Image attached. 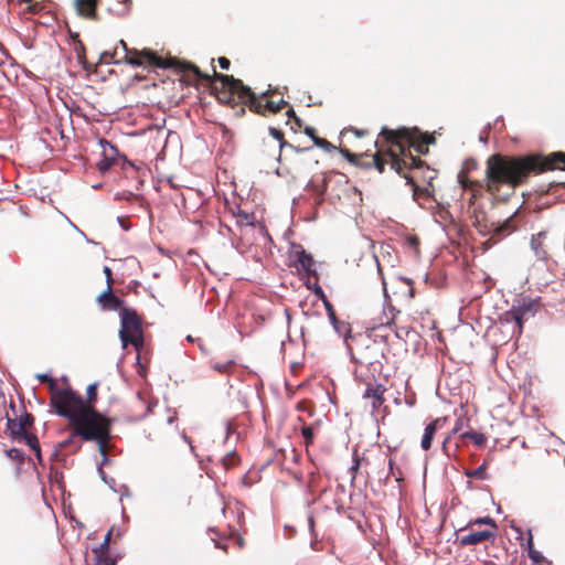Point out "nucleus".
Wrapping results in <instances>:
<instances>
[{
    "instance_id": "a19ab883",
    "label": "nucleus",
    "mask_w": 565,
    "mask_h": 565,
    "mask_svg": "<svg viewBox=\"0 0 565 565\" xmlns=\"http://www.w3.org/2000/svg\"><path fill=\"white\" fill-rule=\"evenodd\" d=\"M19 422L23 424V428L33 424V416L23 408V414L20 416Z\"/></svg>"
},
{
    "instance_id": "49530a36",
    "label": "nucleus",
    "mask_w": 565,
    "mask_h": 565,
    "mask_svg": "<svg viewBox=\"0 0 565 565\" xmlns=\"http://www.w3.org/2000/svg\"><path fill=\"white\" fill-rule=\"evenodd\" d=\"M468 217L469 220L471 221V223L478 227L479 226V223H480V218H479V215L477 214V210L473 209L472 211L468 210Z\"/></svg>"
},
{
    "instance_id": "9b49d317",
    "label": "nucleus",
    "mask_w": 565,
    "mask_h": 565,
    "mask_svg": "<svg viewBox=\"0 0 565 565\" xmlns=\"http://www.w3.org/2000/svg\"><path fill=\"white\" fill-rule=\"evenodd\" d=\"M295 263L298 270H303L307 274L317 275L312 268L315 260L311 254L307 253L301 246H298L294 253Z\"/></svg>"
},
{
    "instance_id": "39448f33",
    "label": "nucleus",
    "mask_w": 565,
    "mask_h": 565,
    "mask_svg": "<svg viewBox=\"0 0 565 565\" xmlns=\"http://www.w3.org/2000/svg\"><path fill=\"white\" fill-rule=\"evenodd\" d=\"M120 331L119 338L122 348L132 344L137 350L143 344L141 330V321L137 312L131 308H122L120 310Z\"/></svg>"
},
{
    "instance_id": "c85d7f7f",
    "label": "nucleus",
    "mask_w": 565,
    "mask_h": 565,
    "mask_svg": "<svg viewBox=\"0 0 565 565\" xmlns=\"http://www.w3.org/2000/svg\"><path fill=\"white\" fill-rule=\"evenodd\" d=\"M301 435L305 439V444L306 446L308 447L309 445H311L313 443V439H315V428L312 426H309V425H303L301 427Z\"/></svg>"
},
{
    "instance_id": "473e14b6",
    "label": "nucleus",
    "mask_w": 565,
    "mask_h": 565,
    "mask_svg": "<svg viewBox=\"0 0 565 565\" xmlns=\"http://www.w3.org/2000/svg\"><path fill=\"white\" fill-rule=\"evenodd\" d=\"M234 362L232 360L225 362H215L212 364V369L218 373H227Z\"/></svg>"
},
{
    "instance_id": "13d9d810",
    "label": "nucleus",
    "mask_w": 565,
    "mask_h": 565,
    "mask_svg": "<svg viewBox=\"0 0 565 565\" xmlns=\"http://www.w3.org/2000/svg\"><path fill=\"white\" fill-rule=\"evenodd\" d=\"M97 472L104 482H108V477L102 467H97Z\"/></svg>"
},
{
    "instance_id": "393cba45",
    "label": "nucleus",
    "mask_w": 565,
    "mask_h": 565,
    "mask_svg": "<svg viewBox=\"0 0 565 565\" xmlns=\"http://www.w3.org/2000/svg\"><path fill=\"white\" fill-rule=\"evenodd\" d=\"M99 143L103 148V156L109 157L110 159L116 161V157L118 154L117 148L106 139H100Z\"/></svg>"
},
{
    "instance_id": "ea45409f",
    "label": "nucleus",
    "mask_w": 565,
    "mask_h": 565,
    "mask_svg": "<svg viewBox=\"0 0 565 565\" xmlns=\"http://www.w3.org/2000/svg\"><path fill=\"white\" fill-rule=\"evenodd\" d=\"M115 160L110 159L109 157L103 156V159L98 162V169L102 172H105L110 169L111 166L115 164Z\"/></svg>"
},
{
    "instance_id": "bb28decb",
    "label": "nucleus",
    "mask_w": 565,
    "mask_h": 565,
    "mask_svg": "<svg viewBox=\"0 0 565 565\" xmlns=\"http://www.w3.org/2000/svg\"><path fill=\"white\" fill-rule=\"evenodd\" d=\"M465 475L469 478H475L478 480H486L488 478L486 463H482L481 466H479L476 469L466 470Z\"/></svg>"
},
{
    "instance_id": "cd10ccee",
    "label": "nucleus",
    "mask_w": 565,
    "mask_h": 565,
    "mask_svg": "<svg viewBox=\"0 0 565 565\" xmlns=\"http://www.w3.org/2000/svg\"><path fill=\"white\" fill-rule=\"evenodd\" d=\"M220 73H216L214 72V77L220 81L221 83H223L218 77ZM222 86L226 89L225 92L223 93H220L218 95V99L223 103H231L234 98V96L236 95L238 97V94L236 92H231L230 88L227 86H225L224 84H222Z\"/></svg>"
},
{
    "instance_id": "774afa93",
    "label": "nucleus",
    "mask_w": 565,
    "mask_h": 565,
    "mask_svg": "<svg viewBox=\"0 0 565 565\" xmlns=\"http://www.w3.org/2000/svg\"><path fill=\"white\" fill-rule=\"evenodd\" d=\"M460 429H461V424H460V420H458L456 426L451 430V435L457 434Z\"/></svg>"
},
{
    "instance_id": "58836bf2",
    "label": "nucleus",
    "mask_w": 565,
    "mask_h": 565,
    "mask_svg": "<svg viewBox=\"0 0 565 565\" xmlns=\"http://www.w3.org/2000/svg\"><path fill=\"white\" fill-rule=\"evenodd\" d=\"M527 556L534 564H541L545 559L543 554L536 551L535 548H531V551H527Z\"/></svg>"
},
{
    "instance_id": "a878e982",
    "label": "nucleus",
    "mask_w": 565,
    "mask_h": 565,
    "mask_svg": "<svg viewBox=\"0 0 565 565\" xmlns=\"http://www.w3.org/2000/svg\"><path fill=\"white\" fill-rule=\"evenodd\" d=\"M239 462V458L235 451L227 452L222 459L221 463L225 470L235 467Z\"/></svg>"
},
{
    "instance_id": "09e8293b",
    "label": "nucleus",
    "mask_w": 565,
    "mask_h": 565,
    "mask_svg": "<svg viewBox=\"0 0 565 565\" xmlns=\"http://www.w3.org/2000/svg\"><path fill=\"white\" fill-rule=\"evenodd\" d=\"M110 537H111V531H108L105 535V539L104 541L102 542L100 546H99V550L102 552H107L108 548H109V543H110Z\"/></svg>"
},
{
    "instance_id": "0eeeda50",
    "label": "nucleus",
    "mask_w": 565,
    "mask_h": 565,
    "mask_svg": "<svg viewBox=\"0 0 565 565\" xmlns=\"http://www.w3.org/2000/svg\"><path fill=\"white\" fill-rule=\"evenodd\" d=\"M120 46L126 52V63L132 65V66H143L146 64L150 66H156L160 68H167L172 66V63H166L161 57H159L156 53H153L151 50H142L141 52L138 51H130L127 47V44L124 40L119 41Z\"/></svg>"
},
{
    "instance_id": "2eb2a0df",
    "label": "nucleus",
    "mask_w": 565,
    "mask_h": 565,
    "mask_svg": "<svg viewBox=\"0 0 565 565\" xmlns=\"http://www.w3.org/2000/svg\"><path fill=\"white\" fill-rule=\"evenodd\" d=\"M516 214L518 211H515L511 216H509L503 223L499 224L494 228L493 235L498 238H503L513 233L518 227Z\"/></svg>"
},
{
    "instance_id": "4d7b16f0",
    "label": "nucleus",
    "mask_w": 565,
    "mask_h": 565,
    "mask_svg": "<svg viewBox=\"0 0 565 565\" xmlns=\"http://www.w3.org/2000/svg\"><path fill=\"white\" fill-rule=\"evenodd\" d=\"M402 280L406 284V286L408 288V297L413 298L414 297V289H413V286H412V280L407 279V278H403Z\"/></svg>"
},
{
    "instance_id": "f704fd0d",
    "label": "nucleus",
    "mask_w": 565,
    "mask_h": 565,
    "mask_svg": "<svg viewBox=\"0 0 565 565\" xmlns=\"http://www.w3.org/2000/svg\"><path fill=\"white\" fill-rule=\"evenodd\" d=\"M6 454L10 459L18 460V461H23L24 456H25L24 451L19 448L8 449L6 451Z\"/></svg>"
},
{
    "instance_id": "1a4fd4ad",
    "label": "nucleus",
    "mask_w": 565,
    "mask_h": 565,
    "mask_svg": "<svg viewBox=\"0 0 565 565\" xmlns=\"http://www.w3.org/2000/svg\"><path fill=\"white\" fill-rule=\"evenodd\" d=\"M531 307H532L531 302H529V303L522 302V305L512 306V308L510 310L504 312L503 320L507 322L514 321L515 329H518V333L521 334L522 329H523L524 316L531 311Z\"/></svg>"
},
{
    "instance_id": "864d4df0",
    "label": "nucleus",
    "mask_w": 565,
    "mask_h": 565,
    "mask_svg": "<svg viewBox=\"0 0 565 565\" xmlns=\"http://www.w3.org/2000/svg\"><path fill=\"white\" fill-rule=\"evenodd\" d=\"M218 64H220L221 68L228 70L230 65H231V62L226 57H220L218 58Z\"/></svg>"
},
{
    "instance_id": "b1692460",
    "label": "nucleus",
    "mask_w": 565,
    "mask_h": 565,
    "mask_svg": "<svg viewBox=\"0 0 565 565\" xmlns=\"http://www.w3.org/2000/svg\"><path fill=\"white\" fill-rule=\"evenodd\" d=\"M466 438H470L478 447H482L486 443V436L481 433H477V431H466V433H462L460 436H459V439L460 440H463Z\"/></svg>"
},
{
    "instance_id": "052dcab7",
    "label": "nucleus",
    "mask_w": 565,
    "mask_h": 565,
    "mask_svg": "<svg viewBox=\"0 0 565 565\" xmlns=\"http://www.w3.org/2000/svg\"><path fill=\"white\" fill-rule=\"evenodd\" d=\"M106 484H108V487L114 491V492H117V489L115 488L116 486V480L114 478H108V482H105Z\"/></svg>"
},
{
    "instance_id": "4c0bfd02",
    "label": "nucleus",
    "mask_w": 565,
    "mask_h": 565,
    "mask_svg": "<svg viewBox=\"0 0 565 565\" xmlns=\"http://www.w3.org/2000/svg\"><path fill=\"white\" fill-rule=\"evenodd\" d=\"M323 306L326 308V311H327V315H328V318L330 320V323L331 322H337V315H335V311H334V308L332 306V303L328 300V299H323Z\"/></svg>"
},
{
    "instance_id": "5701e85b",
    "label": "nucleus",
    "mask_w": 565,
    "mask_h": 565,
    "mask_svg": "<svg viewBox=\"0 0 565 565\" xmlns=\"http://www.w3.org/2000/svg\"><path fill=\"white\" fill-rule=\"evenodd\" d=\"M331 324L334 331L347 341L351 332L350 324L339 319H337V322H331Z\"/></svg>"
},
{
    "instance_id": "bf43d9fd",
    "label": "nucleus",
    "mask_w": 565,
    "mask_h": 565,
    "mask_svg": "<svg viewBox=\"0 0 565 565\" xmlns=\"http://www.w3.org/2000/svg\"><path fill=\"white\" fill-rule=\"evenodd\" d=\"M526 547H527V551H531V548H534V546H533V536H532L531 531H529V537H527V542H526Z\"/></svg>"
},
{
    "instance_id": "7ed1b4c3",
    "label": "nucleus",
    "mask_w": 565,
    "mask_h": 565,
    "mask_svg": "<svg viewBox=\"0 0 565 565\" xmlns=\"http://www.w3.org/2000/svg\"><path fill=\"white\" fill-rule=\"evenodd\" d=\"M217 77L230 88L231 92H236L238 94L239 100L248 104L250 109L257 114L264 115L266 110L274 114L279 111V105H276L275 102L267 100L266 103H263V99L269 95L270 90L263 92L257 96L249 86L244 85L241 79L235 78L232 75L218 74Z\"/></svg>"
},
{
    "instance_id": "72a5a7b5",
    "label": "nucleus",
    "mask_w": 565,
    "mask_h": 565,
    "mask_svg": "<svg viewBox=\"0 0 565 565\" xmlns=\"http://www.w3.org/2000/svg\"><path fill=\"white\" fill-rule=\"evenodd\" d=\"M437 217L438 218L436 221L438 223L443 224L444 227L446 226L447 223H451V224L454 223V218H452L450 212L447 210H440L437 214Z\"/></svg>"
},
{
    "instance_id": "680f3d73",
    "label": "nucleus",
    "mask_w": 565,
    "mask_h": 565,
    "mask_svg": "<svg viewBox=\"0 0 565 565\" xmlns=\"http://www.w3.org/2000/svg\"><path fill=\"white\" fill-rule=\"evenodd\" d=\"M225 431H226V438H228L231 436V434L234 433L230 422L225 423Z\"/></svg>"
},
{
    "instance_id": "79ce46f5",
    "label": "nucleus",
    "mask_w": 565,
    "mask_h": 565,
    "mask_svg": "<svg viewBox=\"0 0 565 565\" xmlns=\"http://www.w3.org/2000/svg\"><path fill=\"white\" fill-rule=\"evenodd\" d=\"M341 153L344 158H347L350 162L355 163L358 166H364V163L359 162V156L351 153L348 149H342Z\"/></svg>"
},
{
    "instance_id": "a18cd8bd",
    "label": "nucleus",
    "mask_w": 565,
    "mask_h": 565,
    "mask_svg": "<svg viewBox=\"0 0 565 565\" xmlns=\"http://www.w3.org/2000/svg\"><path fill=\"white\" fill-rule=\"evenodd\" d=\"M97 396V383L89 384L87 387V397L92 402Z\"/></svg>"
},
{
    "instance_id": "6e6552de",
    "label": "nucleus",
    "mask_w": 565,
    "mask_h": 565,
    "mask_svg": "<svg viewBox=\"0 0 565 565\" xmlns=\"http://www.w3.org/2000/svg\"><path fill=\"white\" fill-rule=\"evenodd\" d=\"M551 244L552 237L548 231H540L536 234H532L530 238V248L536 260L546 263L550 259Z\"/></svg>"
},
{
    "instance_id": "f3484780",
    "label": "nucleus",
    "mask_w": 565,
    "mask_h": 565,
    "mask_svg": "<svg viewBox=\"0 0 565 565\" xmlns=\"http://www.w3.org/2000/svg\"><path fill=\"white\" fill-rule=\"evenodd\" d=\"M437 423L438 420L436 419L425 427L424 435L420 441V446L424 450H428L431 446L434 436L437 430Z\"/></svg>"
},
{
    "instance_id": "c756f323",
    "label": "nucleus",
    "mask_w": 565,
    "mask_h": 565,
    "mask_svg": "<svg viewBox=\"0 0 565 565\" xmlns=\"http://www.w3.org/2000/svg\"><path fill=\"white\" fill-rule=\"evenodd\" d=\"M269 134L273 138H275L276 140L279 141L280 149H282L285 147L294 148L292 145H290L284 140V134L281 130L276 129V128H269Z\"/></svg>"
},
{
    "instance_id": "c03bdc74",
    "label": "nucleus",
    "mask_w": 565,
    "mask_h": 565,
    "mask_svg": "<svg viewBox=\"0 0 565 565\" xmlns=\"http://www.w3.org/2000/svg\"><path fill=\"white\" fill-rule=\"evenodd\" d=\"M476 524H488L490 525L492 529H497V524L494 522L493 519H491L490 516H484V518H478L476 521H475Z\"/></svg>"
},
{
    "instance_id": "9d476101",
    "label": "nucleus",
    "mask_w": 565,
    "mask_h": 565,
    "mask_svg": "<svg viewBox=\"0 0 565 565\" xmlns=\"http://www.w3.org/2000/svg\"><path fill=\"white\" fill-rule=\"evenodd\" d=\"M97 301L104 310L117 311L125 308L124 301L114 295L111 286H107V289L97 297Z\"/></svg>"
},
{
    "instance_id": "8fccbe9b",
    "label": "nucleus",
    "mask_w": 565,
    "mask_h": 565,
    "mask_svg": "<svg viewBox=\"0 0 565 565\" xmlns=\"http://www.w3.org/2000/svg\"><path fill=\"white\" fill-rule=\"evenodd\" d=\"M360 467V459L355 456L353 459V465L350 467V472L352 475V480L355 479V473L359 470Z\"/></svg>"
},
{
    "instance_id": "0e129e2a",
    "label": "nucleus",
    "mask_w": 565,
    "mask_h": 565,
    "mask_svg": "<svg viewBox=\"0 0 565 565\" xmlns=\"http://www.w3.org/2000/svg\"><path fill=\"white\" fill-rule=\"evenodd\" d=\"M117 220H118V222H119V224H120L122 230L128 231L130 228V226L125 223L122 217L118 216Z\"/></svg>"
},
{
    "instance_id": "412c9836",
    "label": "nucleus",
    "mask_w": 565,
    "mask_h": 565,
    "mask_svg": "<svg viewBox=\"0 0 565 565\" xmlns=\"http://www.w3.org/2000/svg\"><path fill=\"white\" fill-rule=\"evenodd\" d=\"M255 221L254 214H250L246 211L238 210L236 214V224L241 228L244 226H253Z\"/></svg>"
},
{
    "instance_id": "20e7f679",
    "label": "nucleus",
    "mask_w": 565,
    "mask_h": 565,
    "mask_svg": "<svg viewBox=\"0 0 565 565\" xmlns=\"http://www.w3.org/2000/svg\"><path fill=\"white\" fill-rule=\"evenodd\" d=\"M36 377L40 382L50 384V390L52 392L50 405L54 408L56 414L57 411L61 409L78 413L81 411H88L90 408L85 404L83 397L75 393L72 388L60 390L55 380L49 374H38Z\"/></svg>"
},
{
    "instance_id": "37998d69",
    "label": "nucleus",
    "mask_w": 565,
    "mask_h": 565,
    "mask_svg": "<svg viewBox=\"0 0 565 565\" xmlns=\"http://www.w3.org/2000/svg\"><path fill=\"white\" fill-rule=\"evenodd\" d=\"M138 195L135 194L134 192H130V191H124V192H120V193H117L115 195V199L116 200H126V201H131L132 199L137 198Z\"/></svg>"
},
{
    "instance_id": "603ef678",
    "label": "nucleus",
    "mask_w": 565,
    "mask_h": 565,
    "mask_svg": "<svg viewBox=\"0 0 565 565\" xmlns=\"http://www.w3.org/2000/svg\"><path fill=\"white\" fill-rule=\"evenodd\" d=\"M313 291L322 301L323 299H328L327 296L324 295L323 289L319 285H316Z\"/></svg>"
},
{
    "instance_id": "de8ad7c7",
    "label": "nucleus",
    "mask_w": 565,
    "mask_h": 565,
    "mask_svg": "<svg viewBox=\"0 0 565 565\" xmlns=\"http://www.w3.org/2000/svg\"><path fill=\"white\" fill-rule=\"evenodd\" d=\"M457 179L462 189L466 190L470 186V181L468 180L463 172H459Z\"/></svg>"
},
{
    "instance_id": "5fc2aeb1",
    "label": "nucleus",
    "mask_w": 565,
    "mask_h": 565,
    "mask_svg": "<svg viewBox=\"0 0 565 565\" xmlns=\"http://www.w3.org/2000/svg\"><path fill=\"white\" fill-rule=\"evenodd\" d=\"M305 134H306L308 137H310L312 140H313V138H319L318 136H316V130H315V128H313V127H310V126H307V127L305 128Z\"/></svg>"
},
{
    "instance_id": "7c9ffc66",
    "label": "nucleus",
    "mask_w": 565,
    "mask_h": 565,
    "mask_svg": "<svg viewBox=\"0 0 565 565\" xmlns=\"http://www.w3.org/2000/svg\"><path fill=\"white\" fill-rule=\"evenodd\" d=\"M385 164H386V160H384L380 153H375L372 159H371V162H367L365 163L366 167H370V166H375L376 169L379 170V172H383L384 171V168H385Z\"/></svg>"
},
{
    "instance_id": "f03ea898",
    "label": "nucleus",
    "mask_w": 565,
    "mask_h": 565,
    "mask_svg": "<svg viewBox=\"0 0 565 565\" xmlns=\"http://www.w3.org/2000/svg\"><path fill=\"white\" fill-rule=\"evenodd\" d=\"M57 415L68 419L70 423L74 425V435L82 437L86 441H96L98 444L99 452L103 456V460L98 467L103 468L108 461L105 447L110 439L111 420L94 408L78 413L61 409L57 411Z\"/></svg>"
},
{
    "instance_id": "2f4dec72",
    "label": "nucleus",
    "mask_w": 565,
    "mask_h": 565,
    "mask_svg": "<svg viewBox=\"0 0 565 565\" xmlns=\"http://www.w3.org/2000/svg\"><path fill=\"white\" fill-rule=\"evenodd\" d=\"M396 310L393 306L391 305H386L384 307V315H385V321L382 322L381 324L382 326H391V323L394 321V318H395V315H396Z\"/></svg>"
},
{
    "instance_id": "4468645a",
    "label": "nucleus",
    "mask_w": 565,
    "mask_h": 565,
    "mask_svg": "<svg viewBox=\"0 0 565 565\" xmlns=\"http://www.w3.org/2000/svg\"><path fill=\"white\" fill-rule=\"evenodd\" d=\"M328 183L326 178L320 180L311 179L306 184V190L316 195V203L321 204L324 201V193L327 191Z\"/></svg>"
},
{
    "instance_id": "3c124183",
    "label": "nucleus",
    "mask_w": 565,
    "mask_h": 565,
    "mask_svg": "<svg viewBox=\"0 0 565 565\" xmlns=\"http://www.w3.org/2000/svg\"><path fill=\"white\" fill-rule=\"evenodd\" d=\"M388 156H390V159H391V163H392V167H396L399 164V158L398 156L393 152V151H388Z\"/></svg>"
},
{
    "instance_id": "e2e57ef3",
    "label": "nucleus",
    "mask_w": 565,
    "mask_h": 565,
    "mask_svg": "<svg viewBox=\"0 0 565 565\" xmlns=\"http://www.w3.org/2000/svg\"><path fill=\"white\" fill-rule=\"evenodd\" d=\"M287 115H288L289 117H294L298 126H300V125H301V121H300V119H299L298 117H296L294 109H289V110H287Z\"/></svg>"
},
{
    "instance_id": "f8f14e48",
    "label": "nucleus",
    "mask_w": 565,
    "mask_h": 565,
    "mask_svg": "<svg viewBox=\"0 0 565 565\" xmlns=\"http://www.w3.org/2000/svg\"><path fill=\"white\" fill-rule=\"evenodd\" d=\"M386 387L380 383H369L363 394L364 398L372 399V407L375 411L384 403Z\"/></svg>"
},
{
    "instance_id": "6e6d98bb",
    "label": "nucleus",
    "mask_w": 565,
    "mask_h": 565,
    "mask_svg": "<svg viewBox=\"0 0 565 565\" xmlns=\"http://www.w3.org/2000/svg\"><path fill=\"white\" fill-rule=\"evenodd\" d=\"M104 273L106 275L107 286H111L113 278H111V270L108 266L104 267Z\"/></svg>"
},
{
    "instance_id": "f257e3e1",
    "label": "nucleus",
    "mask_w": 565,
    "mask_h": 565,
    "mask_svg": "<svg viewBox=\"0 0 565 565\" xmlns=\"http://www.w3.org/2000/svg\"><path fill=\"white\" fill-rule=\"evenodd\" d=\"M539 162L533 158H504L492 154L487 160L486 190L497 196L499 186L508 184L511 193L513 188L523 182L527 174L536 170Z\"/></svg>"
},
{
    "instance_id": "423d86ee",
    "label": "nucleus",
    "mask_w": 565,
    "mask_h": 565,
    "mask_svg": "<svg viewBox=\"0 0 565 565\" xmlns=\"http://www.w3.org/2000/svg\"><path fill=\"white\" fill-rule=\"evenodd\" d=\"M381 135L393 145L398 146L404 151V146L399 139H405L418 153L426 154L428 152V145L435 142V138L427 134H422L418 130L411 131L406 128L394 131L388 128H383Z\"/></svg>"
},
{
    "instance_id": "dca6fc26",
    "label": "nucleus",
    "mask_w": 565,
    "mask_h": 565,
    "mask_svg": "<svg viewBox=\"0 0 565 565\" xmlns=\"http://www.w3.org/2000/svg\"><path fill=\"white\" fill-rule=\"evenodd\" d=\"M97 0H75L76 11L82 17L94 18Z\"/></svg>"
},
{
    "instance_id": "4be33fe9",
    "label": "nucleus",
    "mask_w": 565,
    "mask_h": 565,
    "mask_svg": "<svg viewBox=\"0 0 565 565\" xmlns=\"http://www.w3.org/2000/svg\"><path fill=\"white\" fill-rule=\"evenodd\" d=\"M547 168L554 169L559 168L565 170V153L563 152H554L550 156L548 162L546 163Z\"/></svg>"
},
{
    "instance_id": "ddd939ff",
    "label": "nucleus",
    "mask_w": 565,
    "mask_h": 565,
    "mask_svg": "<svg viewBox=\"0 0 565 565\" xmlns=\"http://www.w3.org/2000/svg\"><path fill=\"white\" fill-rule=\"evenodd\" d=\"M494 536L495 532L490 530L471 531L470 533L460 537V543L461 545H477Z\"/></svg>"
},
{
    "instance_id": "c9c22d12",
    "label": "nucleus",
    "mask_w": 565,
    "mask_h": 565,
    "mask_svg": "<svg viewBox=\"0 0 565 565\" xmlns=\"http://www.w3.org/2000/svg\"><path fill=\"white\" fill-rule=\"evenodd\" d=\"M313 143L317 147H319V148H321V149H323V150H326L328 152H331L332 150L335 149V147L332 143H330L328 140H326L323 138H320V137L319 138H313Z\"/></svg>"
},
{
    "instance_id": "338daca9",
    "label": "nucleus",
    "mask_w": 565,
    "mask_h": 565,
    "mask_svg": "<svg viewBox=\"0 0 565 565\" xmlns=\"http://www.w3.org/2000/svg\"><path fill=\"white\" fill-rule=\"evenodd\" d=\"M479 140H480L481 142H483L484 145L488 142V137H487V135H486V132H484V131H481V134H480V136H479Z\"/></svg>"
},
{
    "instance_id": "aec40b11",
    "label": "nucleus",
    "mask_w": 565,
    "mask_h": 565,
    "mask_svg": "<svg viewBox=\"0 0 565 565\" xmlns=\"http://www.w3.org/2000/svg\"><path fill=\"white\" fill-rule=\"evenodd\" d=\"M7 428L10 430V435L13 439H18L20 435L25 433L23 424L9 416L7 417Z\"/></svg>"
},
{
    "instance_id": "a211bd4d",
    "label": "nucleus",
    "mask_w": 565,
    "mask_h": 565,
    "mask_svg": "<svg viewBox=\"0 0 565 565\" xmlns=\"http://www.w3.org/2000/svg\"><path fill=\"white\" fill-rule=\"evenodd\" d=\"M376 347H366V351H373ZM376 354L370 355L367 352L361 354L360 356L351 355V360L359 365L373 366L376 363Z\"/></svg>"
},
{
    "instance_id": "6ab92c4d",
    "label": "nucleus",
    "mask_w": 565,
    "mask_h": 565,
    "mask_svg": "<svg viewBox=\"0 0 565 565\" xmlns=\"http://www.w3.org/2000/svg\"><path fill=\"white\" fill-rule=\"evenodd\" d=\"M18 439H23L25 444L35 452V456L39 459V461L42 460L40 444L35 435L29 434L25 430V433L20 435Z\"/></svg>"
},
{
    "instance_id": "e433bc0d",
    "label": "nucleus",
    "mask_w": 565,
    "mask_h": 565,
    "mask_svg": "<svg viewBox=\"0 0 565 565\" xmlns=\"http://www.w3.org/2000/svg\"><path fill=\"white\" fill-rule=\"evenodd\" d=\"M183 70H186V71H190L194 74V76L198 78V79H205V81H209L210 79V76L209 75H204L198 66L193 65V64H186L184 66Z\"/></svg>"
},
{
    "instance_id": "69168bd1",
    "label": "nucleus",
    "mask_w": 565,
    "mask_h": 565,
    "mask_svg": "<svg viewBox=\"0 0 565 565\" xmlns=\"http://www.w3.org/2000/svg\"><path fill=\"white\" fill-rule=\"evenodd\" d=\"M182 438H183V440H184L185 443H188V444L190 445V449H191V451H192V452H194V447H193V445H192V443H191V439H190L185 434H183V435H182Z\"/></svg>"
}]
</instances>
